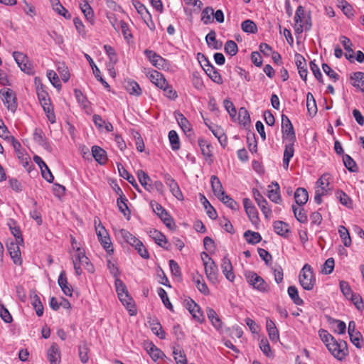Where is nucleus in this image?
I'll use <instances>...</instances> for the list:
<instances>
[{"mask_svg": "<svg viewBox=\"0 0 364 364\" xmlns=\"http://www.w3.org/2000/svg\"><path fill=\"white\" fill-rule=\"evenodd\" d=\"M318 335L328 351L334 358L339 360L344 359L348 353L346 341L343 340L340 341H336L331 334L324 329L319 330Z\"/></svg>", "mask_w": 364, "mask_h": 364, "instance_id": "1", "label": "nucleus"}, {"mask_svg": "<svg viewBox=\"0 0 364 364\" xmlns=\"http://www.w3.org/2000/svg\"><path fill=\"white\" fill-rule=\"evenodd\" d=\"M99 223L97 224V219L95 218V232L102 247L107 252L108 255H111L114 252L113 245L111 241V238L107 230L102 225L100 220L97 218Z\"/></svg>", "mask_w": 364, "mask_h": 364, "instance_id": "2", "label": "nucleus"}, {"mask_svg": "<svg viewBox=\"0 0 364 364\" xmlns=\"http://www.w3.org/2000/svg\"><path fill=\"white\" fill-rule=\"evenodd\" d=\"M299 281L301 286L305 290H312L316 283V279L314 276L313 270L311 267L306 264L301 269L299 276Z\"/></svg>", "mask_w": 364, "mask_h": 364, "instance_id": "3", "label": "nucleus"}, {"mask_svg": "<svg viewBox=\"0 0 364 364\" xmlns=\"http://www.w3.org/2000/svg\"><path fill=\"white\" fill-rule=\"evenodd\" d=\"M1 100L9 111L14 113L18 107L16 93L9 88L1 90Z\"/></svg>", "mask_w": 364, "mask_h": 364, "instance_id": "4", "label": "nucleus"}, {"mask_svg": "<svg viewBox=\"0 0 364 364\" xmlns=\"http://www.w3.org/2000/svg\"><path fill=\"white\" fill-rule=\"evenodd\" d=\"M150 205L153 211L161 218L167 228L171 229L175 226L173 219L161 205L155 200H151Z\"/></svg>", "mask_w": 364, "mask_h": 364, "instance_id": "5", "label": "nucleus"}, {"mask_svg": "<svg viewBox=\"0 0 364 364\" xmlns=\"http://www.w3.org/2000/svg\"><path fill=\"white\" fill-rule=\"evenodd\" d=\"M245 277L248 283L255 289L264 292L268 290V284L265 281L254 272H247L245 273Z\"/></svg>", "mask_w": 364, "mask_h": 364, "instance_id": "6", "label": "nucleus"}, {"mask_svg": "<svg viewBox=\"0 0 364 364\" xmlns=\"http://www.w3.org/2000/svg\"><path fill=\"white\" fill-rule=\"evenodd\" d=\"M205 256L207 259V262H205L204 266L206 277L210 282L215 283L218 282V266L208 255H205Z\"/></svg>", "mask_w": 364, "mask_h": 364, "instance_id": "7", "label": "nucleus"}, {"mask_svg": "<svg viewBox=\"0 0 364 364\" xmlns=\"http://www.w3.org/2000/svg\"><path fill=\"white\" fill-rule=\"evenodd\" d=\"M282 131L284 139H287L291 142L296 141L293 125L289 117L285 114L282 115Z\"/></svg>", "mask_w": 364, "mask_h": 364, "instance_id": "8", "label": "nucleus"}, {"mask_svg": "<svg viewBox=\"0 0 364 364\" xmlns=\"http://www.w3.org/2000/svg\"><path fill=\"white\" fill-rule=\"evenodd\" d=\"M296 23H301L305 25V30L309 31L311 28V18L310 12H306L302 6H299L294 16Z\"/></svg>", "mask_w": 364, "mask_h": 364, "instance_id": "9", "label": "nucleus"}, {"mask_svg": "<svg viewBox=\"0 0 364 364\" xmlns=\"http://www.w3.org/2000/svg\"><path fill=\"white\" fill-rule=\"evenodd\" d=\"M13 57L23 72L28 75L33 73L31 64L28 62V58L26 55L21 52L14 51L13 53Z\"/></svg>", "mask_w": 364, "mask_h": 364, "instance_id": "10", "label": "nucleus"}, {"mask_svg": "<svg viewBox=\"0 0 364 364\" xmlns=\"http://www.w3.org/2000/svg\"><path fill=\"white\" fill-rule=\"evenodd\" d=\"M23 242H11L7 244V250L12 259L14 263L16 265H21L22 264V259L21 257V251L19 245Z\"/></svg>", "mask_w": 364, "mask_h": 364, "instance_id": "11", "label": "nucleus"}, {"mask_svg": "<svg viewBox=\"0 0 364 364\" xmlns=\"http://www.w3.org/2000/svg\"><path fill=\"white\" fill-rule=\"evenodd\" d=\"M205 63L203 65V68L205 73L210 77V78L217 84H222L223 79L219 72L215 68V67L210 64V63L205 58Z\"/></svg>", "mask_w": 364, "mask_h": 364, "instance_id": "12", "label": "nucleus"}, {"mask_svg": "<svg viewBox=\"0 0 364 364\" xmlns=\"http://www.w3.org/2000/svg\"><path fill=\"white\" fill-rule=\"evenodd\" d=\"M34 82L36 85L38 98L41 106L46 105V104L50 103L48 94L45 90L43 85L41 83V79L38 77H36L34 79Z\"/></svg>", "mask_w": 364, "mask_h": 364, "instance_id": "13", "label": "nucleus"}, {"mask_svg": "<svg viewBox=\"0 0 364 364\" xmlns=\"http://www.w3.org/2000/svg\"><path fill=\"white\" fill-rule=\"evenodd\" d=\"M92 121L100 133L110 132L113 130L112 124L98 114L92 116Z\"/></svg>", "mask_w": 364, "mask_h": 364, "instance_id": "14", "label": "nucleus"}, {"mask_svg": "<svg viewBox=\"0 0 364 364\" xmlns=\"http://www.w3.org/2000/svg\"><path fill=\"white\" fill-rule=\"evenodd\" d=\"M164 179L172 194L178 200H183V196L177 182L169 174H166Z\"/></svg>", "mask_w": 364, "mask_h": 364, "instance_id": "15", "label": "nucleus"}, {"mask_svg": "<svg viewBox=\"0 0 364 364\" xmlns=\"http://www.w3.org/2000/svg\"><path fill=\"white\" fill-rule=\"evenodd\" d=\"M253 195L256 203L260 208L261 211L266 218H268L269 215L271 214L272 210L268 207V203L267 200L262 196V195L257 190L253 191Z\"/></svg>", "mask_w": 364, "mask_h": 364, "instance_id": "16", "label": "nucleus"}, {"mask_svg": "<svg viewBox=\"0 0 364 364\" xmlns=\"http://www.w3.org/2000/svg\"><path fill=\"white\" fill-rule=\"evenodd\" d=\"M75 96L77 103L84 112L90 114L91 112L90 102L87 97L78 89L74 90Z\"/></svg>", "mask_w": 364, "mask_h": 364, "instance_id": "17", "label": "nucleus"}, {"mask_svg": "<svg viewBox=\"0 0 364 364\" xmlns=\"http://www.w3.org/2000/svg\"><path fill=\"white\" fill-rule=\"evenodd\" d=\"M243 205L245 212L251 222L253 223H257L259 220L258 213L252 201L249 198H244Z\"/></svg>", "mask_w": 364, "mask_h": 364, "instance_id": "18", "label": "nucleus"}, {"mask_svg": "<svg viewBox=\"0 0 364 364\" xmlns=\"http://www.w3.org/2000/svg\"><path fill=\"white\" fill-rule=\"evenodd\" d=\"M92 158L101 166L108 161L107 151L99 146H92Z\"/></svg>", "mask_w": 364, "mask_h": 364, "instance_id": "19", "label": "nucleus"}, {"mask_svg": "<svg viewBox=\"0 0 364 364\" xmlns=\"http://www.w3.org/2000/svg\"><path fill=\"white\" fill-rule=\"evenodd\" d=\"M221 269L226 277V279L230 282H233L235 279V274L233 272V267L230 259L228 257H224L222 259Z\"/></svg>", "mask_w": 364, "mask_h": 364, "instance_id": "20", "label": "nucleus"}, {"mask_svg": "<svg viewBox=\"0 0 364 364\" xmlns=\"http://www.w3.org/2000/svg\"><path fill=\"white\" fill-rule=\"evenodd\" d=\"M47 358L50 364H58L60 360V352L58 346L53 343L47 350Z\"/></svg>", "mask_w": 364, "mask_h": 364, "instance_id": "21", "label": "nucleus"}, {"mask_svg": "<svg viewBox=\"0 0 364 364\" xmlns=\"http://www.w3.org/2000/svg\"><path fill=\"white\" fill-rule=\"evenodd\" d=\"M144 54L150 63L156 68H160L164 66L165 60L154 50L146 49L144 50Z\"/></svg>", "mask_w": 364, "mask_h": 364, "instance_id": "22", "label": "nucleus"}, {"mask_svg": "<svg viewBox=\"0 0 364 364\" xmlns=\"http://www.w3.org/2000/svg\"><path fill=\"white\" fill-rule=\"evenodd\" d=\"M268 191V198L274 203L280 204L282 203V198L280 195V188L277 182H272Z\"/></svg>", "mask_w": 364, "mask_h": 364, "instance_id": "23", "label": "nucleus"}, {"mask_svg": "<svg viewBox=\"0 0 364 364\" xmlns=\"http://www.w3.org/2000/svg\"><path fill=\"white\" fill-rule=\"evenodd\" d=\"M295 58L299 75L303 80L306 81L308 71L306 60L300 54H296Z\"/></svg>", "mask_w": 364, "mask_h": 364, "instance_id": "24", "label": "nucleus"}, {"mask_svg": "<svg viewBox=\"0 0 364 364\" xmlns=\"http://www.w3.org/2000/svg\"><path fill=\"white\" fill-rule=\"evenodd\" d=\"M58 283L63 292L66 295L71 296L73 294V289L68 282L66 274L65 271H62L58 277Z\"/></svg>", "mask_w": 364, "mask_h": 364, "instance_id": "25", "label": "nucleus"}, {"mask_svg": "<svg viewBox=\"0 0 364 364\" xmlns=\"http://www.w3.org/2000/svg\"><path fill=\"white\" fill-rule=\"evenodd\" d=\"M206 314L208 318L210 320L212 325L216 330L220 331L223 328V323L214 309L211 308H207Z\"/></svg>", "mask_w": 364, "mask_h": 364, "instance_id": "26", "label": "nucleus"}, {"mask_svg": "<svg viewBox=\"0 0 364 364\" xmlns=\"http://www.w3.org/2000/svg\"><path fill=\"white\" fill-rule=\"evenodd\" d=\"M31 303L36 311L38 316H41L43 314V306L42 302L35 291H31L30 294Z\"/></svg>", "mask_w": 364, "mask_h": 364, "instance_id": "27", "label": "nucleus"}, {"mask_svg": "<svg viewBox=\"0 0 364 364\" xmlns=\"http://www.w3.org/2000/svg\"><path fill=\"white\" fill-rule=\"evenodd\" d=\"M210 183L213 193L218 199L226 194L220 181L216 176H211Z\"/></svg>", "mask_w": 364, "mask_h": 364, "instance_id": "28", "label": "nucleus"}, {"mask_svg": "<svg viewBox=\"0 0 364 364\" xmlns=\"http://www.w3.org/2000/svg\"><path fill=\"white\" fill-rule=\"evenodd\" d=\"M137 177L141 185L149 192H152L153 181L149 175L142 170L137 171Z\"/></svg>", "mask_w": 364, "mask_h": 364, "instance_id": "29", "label": "nucleus"}, {"mask_svg": "<svg viewBox=\"0 0 364 364\" xmlns=\"http://www.w3.org/2000/svg\"><path fill=\"white\" fill-rule=\"evenodd\" d=\"M266 328L269 339L272 342H277L279 339V334L274 322L271 319L267 318L266 321Z\"/></svg>", "mask_w": 364, "mask_h": 364, "instance_id": "30", "label": "nucleus"}, {"mask_svg": "<svg viewBox=\"0 0 364 364\" xmlns=\"http://www.w3.org/2000/svg\"><path fill=\"white\" fill-rule=\"evenodd\" d=\"M119 300L122 304L127 309L130 315L133 316L136 314V309L134 304L132 298L129 296V293L127 292L122 294V296H118Z\"/></svg>", "mask_w": 364, "mask_h": 364, "instance_id": "31", "label": "nucleus"}, {"mask_svg": "<svg viewBox=\"0 0 364 364\" xmlns=\"http://www.w3.org/2000/svg\"><path fill=\"white\" fill-rule=\"evenodd\" d=\"M294 142L289 141V143L288 144L285 145L284 156H283V166L286 170L288 169V167L289 165V161L294 156Z\"/></svg>", "mask_w": 364, "mask_h": 364, "instance_id": "32", "label": "nucleus"}, {"mask_svg": "<svg viewBox=\"0 0 364 364\" xmlns=\"http://www.w3.org/2000/svg\"><path fill=\"white\" fill-rule=\"evenodd\" d=\"M7 225L11 230V234L16 237L18 242H23L21 231L17 223L14 219H9Z\"/></svg>", "mask_w": 364, "mask_h": 364, "instance_id": "33", "label": "nucleus"}, {"mask_svg": "<svg viewBox=\"0 0 364 364\" xmlns=\"http://www.w3.org/2000/svg\"><path fill=\"white\" fill-rule=\"evenodd\" d=\"M151 81L160 89L166 85V80L164 75L156 70H152L149 75Z\"/></svg>", "mask_w": 364, "mask_h": 364, "instance_id": "34", "label": "nucleus"}, {"mask_svg": "<svg viewBox=\"0 0 364 364\" xmlns=\"http://www.w3.org/2000/svg\"><path fill=\"white\" fill-rule=\"evenodd\" d=\"M205 41L208 47L215 50H220L223 46L222 42L216 39V33L213 30L206 35Z\"/></svg>", "mask_w": 364, "mask_h": 364, "instance_id": "35", "label": "nucleus"}, {"mask_svg": "<svg viewBox=\"0 0 364 364\" xmlns=\"http://www.w3.org/2000/svg\"><path fill=\"white\" fill-rule=\"evenodd\" d=\"M175 117L178 125L181 127L185 134H188L192 132L191 125L188 120L180 112H175Z\"/></svg>", "mask_w": 364, "mask_h": 364, "instance_id": "36", "label": "nucleus"}, {"mask_svg": "<svg viewBox=\"0 0 364 364\" xmlns=\"http://www.w3.org/2000/svg\"><path fill=\"white\" fill-rule=\"evenodd\" d=\"M146 350L154 361H156L164 356V353L152 343H149L146 345Z\"/></svg>", "mask_w": 364, "mask_h": 364, "instance_id": "37", "label": "nucleus"}, {"mask_svg": "<svg viewBox=\"0 0 364 364\" xmlns=\"http://www.w3.org/2000/svg\"><path fill=\"white\" fill-rule=\"evenodd\" d=\"M149 236L157 243L159 246L167 249L166 245L168 243V241L166 238V236L163 235L161 232L157 230H151L149 231Z\"/></svg>", "mask_w": 364, "mask_h": 364, "instance_id": "38", "label": "nucleus"}, {"mask_svg": "<svg viewBox=\"0 0 364 364\" xmlns=\"http://www.w3.org/2000/svg\"><path fill=\"white\" fill-rule=\"evenodd\" d=\"M294 198L297 205L306 204L309 199L307 191L304 188H298L294 193Z\"/></svg>", "mask_w": 364, "mask_h": 364, "instance_id": "39", "label": "nucleus"}, {"mask_svg": "<svg viewBox=\"0 0 364 364\" xmlns=\"http://www.w3.org/2000/svg\"><path fill=\"white\" fill-rule=\"evenodd\" d=\"M274 229L277 234L287 237L289 232V225L281 220L275 221L274 223Z\"/></svg>", "mask_w": 364, "mask_h": 364, "instance_id": "40", "label": "nucleus"}, {"mask_svg": "<svg viewBox=\"0 0 364 364\" xmlns=\"http://www.w3.org/2000/svg\"><path fill=\"white\" fill-rule=\"evenodd\" d=\"M75 252L73 260H76L77 264L81 266H89V258L85 255V252L79 247H77Z\"/></svg>", "mask_w": 364, "mask_h": 364, "instance_id": "41", "label": "nucleus"}, {"mask_svg": "<svg viewBox=\"0 0 364 364\" xmlns=\"http://www.w3.org/2000/svg\"><path fill=\"white\" fill-rule=\"evenodd\" d=\"M124 87L130 95L139 96L141 94V89L139 85L134 80H129L125 81Z\"/></svg>", "mask_w": 364, "mask_h": 364, "instance_id": "42", "label": "nucleus"}, {"mask_svg": "<svg viewBox=\"0 0 364 364\" xmlns=\"http://www.w3.org/2000/svg\"><path fill=\"white\" fill-rule=\"evenodd\" d=\"M200 201L203 205L205 210H206V213L208 217L213 220L216 219L218 217V214L215 208L211 205L210 202L207 200V198L202 194L200 195Z\"/></svg>", "mask_w": 364, "mask_h": 364, "instance_id": "43", "label": "nucleus"}, {"mask_svg": "<svg viewBox=\"0 0 364 364\" xmlns=\"http://www.w3.org/2000/svg\"><path fill=\"white\" fill-rule=\"evenodd\" d=\"M117 166L119 174L121 177L125 178L133 186L138 187V184L136 183L134 176H132L131 173H129L121 164L117 163Z\"/></svg>", "mask_w": 364, "mask_h": 364, "instance_id": "44", "label": "nucleus"}, {"mask_svg": "<svg viewBox=\"0 0 364 364\" xmlns=\"http://www.w3.org/2000/svg\"><path fill=\"white\" fill-rule=\"evenodd\" d=\"M198 143L200 148L203 155L205 157L210 158L213 155V146H211V144L203 138H199L198 140Z\"/></svg>", "mask_w": 364, "mask_h": 364, "instance_id": "45", "label": "nucleus"}, {"mask_svg": "<svg viewBox=\"0 0 364 364\" xmlns=\"http://www.w3.org/2000/svg\"><path fill=\"white\" fill-rule=\"evenodd\" d=\"M244 237L247 243L252 245L259 243L262 240V237L259 232L251 230L245 231L244 233Z\"/></svg>", "mask_w": 364, "mask_h": 364, "instance_id": "46", "label": "nucleus"}, {"mask_svg": "<svg viewBox=\"0 0 364 364\" xmlns=\"http://www.w3.org/2000/svg\"><path fill=\"white\" fill-rule=\"evenodd\" d=\"M288 294L292 301L298 306L304 304V301L299 296L298 289L295 286H290L287 289Z\"/></svg>", "mask_w": 364, "mask_h": 364, "instance_id": "47", "label": "nucleus"}, {"mask_svg": "<svg viewBox=\"0 0 364 364\" xmlns=\"http://www.w3.org/2000/svg\"><path fill=\"white\" fill-rule=\"evenodd\" d=\"M329 179H330V175L328 173L323 174L321 178L317 181V189L321 191H325V193H327L328 191L330 189L328 188L329 186Z\"/></svg>", "mask_w": 364, "mask_h": 364, "instance_id": "48", "label": "nucleus"}, {"mask_svg": "<svg viewBox=\"0 0 364 364\" xmlns=\"http://www.w3.org/2000/svg\"><path fill=\"white\" fill-rule=\"evenodd\" d=\"M193 281L196 285L197 289L199 291L203 293L205 295H207L209 294V289L204 282L203 277L201 275H198L195 277H193Z\"/></svg>", "mask_w": 364, "mask_h": 364, "instance_id": "49", "label": "nucleus"}, {"mask_svg": "<svg viewBox=\"0 0 364 364\" xmlns=\"http://www.w3.org/2000/svg\"><path fill=\"white\" fill-rule=\"evenodd\" d=\"M351 84L353 87H360L364 85V73L355 72L350 75Z\"/></svg>", "mask_w": 364, "mask_h": 364, "instance_id": "50", "label": "nucleus"}, {"mask_svg": "<svg viewBox=\"0 0 364 364\" xmlns=\"http://www.w3.org/2000/svg\"><path fill=\"white\" fill-rule=\"evenodd\" d=\"M92 73L94 74L96 79L102 83L104 88L107 90V91H110V86L106 82V80L102 77L101 72L100 69L96 66V65L92 61Z\"/></svg>", "mask_w": 364, "mask_h": 364, "instance_id": "51", "label": "nucleus"}, {"mask_svg": "<svg viewBox=\"0 0 364 364\" xmlns=\"http://www.w3.org/2000/svg\"><path fill=\"white\" fill-rule=\"evenodd\" d=\"M241 28L245 33H255L257 32V25L250 19L245 20L242 23Z\"/></svg>", "mask_w": 364, "mask_h": 364, "instance_id": "52", "label": "nucleus"}, {"mask_svg": "<svg viewBox=\"0 0 364 364\" xmlns=\"http://www.w3.org/2000/svg\"><path fill=\"white\" fill-rule=\"evenodd\" d=\"M338 233L346 247H349L351 245V239L348 230L343 225L338 227Z\"/></svg>", "mask_w": 364, "mask_h": 364, "instance_id": "53", "label": "nucleus"}, {"mask_svg": "<svg viewBox=\"0 0 364 364\" xmlns=\"http://www.w3.org/2000/svg\"><path fill=\"white\" fill-rule=\"evenodd\" d=\"M343 161L346 168L350 172H357L358 167L355 161L348 154H346L343 157Z\"/></svg>", "mask_w": 364, "mask_h": 364, "instance_id": "54", "label": "nucleus"}, {"mask_svg": "<svg viewBox=\"0 0 364 364\" xmlns=\"http://www.w3.org/2000/svg\"><path fill=\"white\" fill-rule=\"evenodd\" d=\"M168 139L171 149L174 151L180 149V141L178 134L174 130H171L168 133Z\"/></svg>", "mask_w": 364, "mask_h": 364, "instance_id": "55", "label": "nucleus"}, {"mask_svg": "<svg viewBox=\"0 0 364 364\" xmlns=\"http://www.w3.org/2000/svg\"><path fill=\"white\" fill-rule=\"evenodd\" d=\"M306 107L308 112L310 114H315L317 112V107L316 101L313 95L311 92H308L306 96Z\"/></svg>", "mask_w": 364, "mask_h": 364, "instance_id": "56", "label": "nucleus"}, {"mask_svg": "<svg viewBox=\"0 0 364 364\" xmlns=\"http://www.w3.org/2000/svg\"><path fill=\"white\" fill-rule=\"evenodd\" d=\"M219 200L233 210H237L239 209V204L227 194L222 196L220 198H219Z\"/></svg>", "mask_w": 364, "mask_h": 364, "instance_id": "57", "label": "nucleus"}, {"mask_svg": "<svg viewBox=\"0 0 364 364\" xmlns=\"http://www.w3.org/2000/svg\"><path fill=\"white\" fill-rule=\"evenodd\" d=\"M292 210L294 212V216L298 221L301 223H305L307 222V215L304 208L298 209L295 205H292Z\"/></svg>", "mask_w": 364, "mask_h": 364, "instance_id": "58", "label": "nucleus"}, {"mask_svg": "<svg viewBox=\"0 0 364 364\" xmlns=\"http://www.w3.org/2000/svg\"><path fill=\"white\" fill-rule=\"evenodd\" d=\"M127 201L128 200L125 196H120V197L118 198L117 200L119 210L124 214V215H127V214L129 215L130 213V211L127 205Z\"/></svg>", "mask_w": 364, "mask_h": 364, "instance_id": "59", "label": "nucleus"}, {"mask_svg": "<svg viewBox=\"0 0 364 364\" xmlns=\"http://www.w3.org/2000/svg\"><path fill=\"white\" fill-rule=\"evenodd\" d=\"M224 49L225 52L231 56L235 55L238 51L237 45L232 40H229L225 43Z\"/></svg>", "mask_w": 364, "mask_h": 364, "instance_id": "60", "label": "nucleus"}, {"mask_svg": "<svg viewBox=\"0 0 364 364\" xmlns=\"http://www.w3.org/2000/svg\"><path fill=\"white\" fill-rule=\"evenodd\" d=\"M158 294L160 296L161 299L162 300V302L164 304V306L170 311H173V305L169 301L166 291L163 288H159Z\"/></svg>", "mask_w": 364, "mask_h": 364, "instance_id": "61", "label": "nucleus"}, {"mask_svg": "<svg viewBox=\"0 0 364 364\" xmlns=\"http://www.w3.org/2000/svg\"><path fill=\"white\" fill-rule=\"evenodd\" d=\"M238 119L240 124L244 126L250 124V117L248 111L245 107H241L238 112Z\"/></svg>", "mask_w": 364, "mask_h": 364, "instance_id": "62", "label": "nucleus"}, {"mask_svg": "<svg viewBox=\"0 0 364 364\" xmlns=\"http://www.w3.org/2000/svg\"><path fill=\"white\" fill-rule=\"evenodd\" d=\"M120 233L124 240L132 246H134L139 241V239L126 230H122Z\"/></svg>", "mask_w": 364, "mask_h": 364, "instance_id": "63", "label": "nucleus"}, {"mask_svg": "<svg viewBox=\"0 0 364 364\" xmlns=\"http://www.w3.org/2000/svg\"><path fill=\"white\" fill-rule=\"evenodd\" d=\"M213 15V9L212 7H206L201 13V20L205 24L213 22L211 16Z\"/></svg>", "mask_w": 364, "mask_h": 364, "instance_id": "64", "label": "nucleus"}]
</instances>
